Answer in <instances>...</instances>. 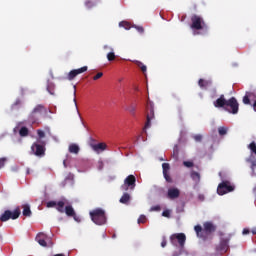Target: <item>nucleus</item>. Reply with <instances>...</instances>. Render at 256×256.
Here are the masks:
<instances>
[{
    "label": "nucleus",
    "mask_w": 256,
    "mask_h": 256,
    "mask_svg": "<svg viewBox=\"0 0 256 256\" xmlns=\"http://www.w3.org/2000/svg\"><path fill=\"white\" fill-rule=\"evenodd\" d=\"M182 158L185 157V152H181Z\"/></svg>",
    "instance_id": "obj_59"
},
{
    "label": "nucleus",
    "mask_w": 256,
    "mask_h": 256,
    "mask_svg": "<svg viewBox=\"0 0 256 256\" xmlns=\"http://www.w3.org/2000/svg\"><path fill=\"white\" fill-rule=\"evenodd\" d=\"M32 150L34 151L35 155H37L38 157L45 155V147L41 144H34L32 146Z\"/></svg>",
    "instance_id": "obj_16"
},
{
    "label": "nucleus",
    "mask_w": 256,
    "mask_h": 256,
    "mask_svg": "<svg viewBox=\"0 0 256 256\" xmlns=\"http://www.w3.org/2000/svg\"><path fill=\"white\" fill-rule=\"evenodd\" d=\"M0 161H7V158L6 157H2V158H0Z\"/></svg>",
    "instance_id": "obj_57"
},
{
    "label": "nucleus",
    "mask_w": 256,
    "mask_h": 256,
    "mask_svg": "<svg viewBox=\"0 0 256 256\" xmlns=\"http://www.w3.org/2000/svg\"><path fill=\"white\" fill-rule=\"evenodd\" d=\"M183 163L185 167H193V161H184Z\"/></svg>",
    "instance_id": "obj_49"
},
{
    "label": "nucleus",
    "mask_w": 256,
    "mask_h": 256,
    "mask_svg": "<svg viewBox=\"0 0 256 256\" xmlns=\"http://www.w3.org/2000/svg\"><path fill=\"white\" fill-rule=\"evenodd\" d=\"M39 117H41V116L39 114H37V112H34L32 110V112L28 116V121L32 124L38 123L39 122Z\"/></svg>",
    "instance_id": "obj_21"
},
{
    "label": "nucleus",
    "mask_w": 256,
    "mask_h": 256,
    "mask_svg": "<svg viewBox=\"0 0 256 256\" xmlns=\"http://www.w3.org/2000/svg\"><path fill=\"white\" fill-rule=\"evenodd\" d=\"M194 141H196V143H201V141H203V135L201 134H196L193 136Z\"/></svg>",
    "instance_id": "obj_38"
},
{
    "label": "nucleus",
    "mask_w": 256,
    "mask_h": 256,
    "mask_svg": "<svg viewBox=\"0 0 256 256\" xmlns=\"http://www.w3.org/2000/svg\"><path fill=\"white\" fill-rule=\"evenodd\" d=\"M22 105H23V101H22L20 98H18V99H16L15 102L12 104L11 109H12V110L20 109V107H21Z\"/></svg>",
    "instance_id": "obj_30"
},
{
    "label": "nucleus",
    "mask_w": 256,
    "mask_h": 256,
    "mask_svg": "<svg viewBox=\"0 0 256 256\" xmlns=\"http://www.w3.org/2000/svg\"><path fill=\"white\" fill-rule=\"evenodd\" d=\"M112 237H113V239H115V237H117V235L114 234Z\"/></svg>",
    "instance_id": "obj_61"
},
{
    "label": "nucleus",
    "mask_w": 256,
    "mask_h": 256,
    "mask_svg": "<svg viewBox=\"0 0 256 256\" xmlns=\"http://www.w3.org/2000/svg\"><path fill=\"white\" fill-rule=\"evenodd\" d=\"M137 65L139 69H141L142 73H147V66H145V64H143L142 62H137Z\"/></svg>",
    "instance_id": "obj_37"
},
{
    "label": "nucleus",
    "mask_w": 256,
    "mask_h": 256,
    "mask_svg": "<svg viewBox=\"0 0 256 256\" xmlns=\"http://www.w3.org/2000/svg\"><path fill=\"white\" fill-rule=\"evenodd\" d=\"M71 217H73V219H74V221H81V220H79V218H77V214H75L74 216H71Z\"/></svg>",
    "instance_id": "obj_54"
},
{
    "label": "nucleus",
    "mask_w": 256,
    "mask_h": 256,
    "mask_svg": "<svg viewBox=\"0 0 256 256\" xmlns=\"http://www.w3.org/2000/svg\"><path fill=\"white\" fill-rule=\"evenodd\" d=\"M64 213H66L68 217H75V209H73L71 205L65 206Z\"/></svg>",
    "instance_id": "obj_28"
},
{
    "label": "nucleus",
    "mask_w": 256,
    "mask_h": 256,
    "mask_svg": "<svg viewBox=\"0 0 256 256\" xmlns=\"http://www.w3.org/2000/svg\"><path fill=\"white\" fill-rule=\"evenodd\" d=\"M252 234H253V235H256V228H253V229H252Z\"/></svg>",
    "instance_id": "obj_56"
},
{
    "label": "nucleus",
    "mask_w": 256,
    "mask_h": 256,
    "mask_svg": "<svg viewBox=\"0 0 256 256\" xmlns=\"http://www.w3.org/2000/svg\"><path fill=\"white\" fill-rule=\"evenodd\" d=\"M27 173L29 174V170H27Z\"/></svg>",
    "instance_id": "obj_62"
},
{
    "label": "nucleus",
    "mask_w": 256,
    "mask_h": 256,
    "mask_svg": "<svg viewBox=\"0 0 256 256\" xmlns=\"http://www.w3.org/2000/svg\"><path fill=\"white\" fill-rule=\"evenodd\" d=\"M77 90H76V86H74V99H73V101H74V105H75V107H77Z\"/></svg>",
    "instance_id": "obj_46"
},
{
    "label": "nucleus",
    "mask_w": 256,
    "mask_h": 256,
    "mask_svg": "<svg viewBox=\"0 0 256 256\" xmlns=\"http://www.w3.org/2000/svg\"><path fill=\"white\" fill-rule=\"evenodd\" d=\"M227 131H229V128H227L225 126H221L218 128V133H219L220 137L227 135Z\"/></svg>",
    "instance_id": "obj_33"
},
{
    "label": "nucleus",
    "mask_w": 256,
    "mask_h": 256,
    "mask_svg": "<svg viewBox=\"0 0 256 256\" xmlns=\"http://www.w3.org/2000/svg\"><path fill=\"white\" fill-rule=\"evenodd\" d=\"M243 103H244V105H251V99L249 98L247 93L243 97Z\"/></svg>",
    "instance_id": "obj_39"
},
{
    "label": "nucleus",
    "mask_w": 256,
    "mask_h": 256,
    "mask_svg": "<svg viewBox=\"0 0 256 256\" xmlns=\"http://www.w3.org/2000/svg\"><path fill=\"white\" fill-rule=\"evenodd\" d=\"M155 119V107L153 102H148L146 104V123L143 129V133H147V129L151 127V121Z\"/></svg>",
    "instance_id": "obj_3"
},
{
    "label": "nucleus",
    "mask_w": 256,
    "mask_h": 256,
    "mask_svg": "<svg viewBox=\"0 0 256 256\" xmlns=\"http://www.w3.org/2000/svg\"><path fill=\"white\" fill-rule=\"evenodd\" d=\"M119 26L124 27V29H126L127 31H129V29H131V23H129L127 21L120 22Z\"/></svg>",
    "instance_id": "obj_36"
},
{
    "label": "nucleus",
    "mask_w": 256,
    "mask_h": 256,
    "mask_svg": "<svg viewBox=\"0 0 256 256\" xmlns=\"http://www.w3.org/2000/svg\"><path fill=\"white\" fill-rule=\"evenodd\" d=\"M22 209H23L22 215L24 217H31V215H32L31 207L28 204L23 205Z\"/></svg>",
    "instance_id": "obj_27"
},
{
    "label": "nucleus",
    "mask_w": 256,
    "mask_h": 256,
    "mask_svg": "<svg viewBox=\"0 0 256 256\" xmlns=\"http://www.w3.org/2000/svg\"><path fill=\"white\" fill-rule=\"evenodd\" d=\"M33 111L36 112L37 115L41 116L43 113H47V108H45V106L42 105V104H38V105L35 106Z\"/></svg>",
    "instance_id": "obj_25"
},
{
    "label": "nucleus",
    "mask_w": 256,
    "mask_h": 256,
    "mask_svg": "<svg viewBox=\"0 0 256 256\" xmlns=\"http://www.w3.org/2000/svg\"><path fill=\"white\" fill-rule=\"evenodd\" d=\"M227 99H225V95H220V97L213 102L214 107H216L217 109H225L226 105H227Z\"/></svg>",
    "instance_id": "obj_14"
},
{
    "label": "nucleus",
    "mask_w": 256,
    "mask_h": 256,
    "mask_svg": "<svg viewBox=\"0 0 256 256\" xmlns=\"http://www.w3.org/2000/svg\"><path fill=\"white\" fill-rule=\"evenodd\" d=\"M37 135L39 139H43L45 137V132L43 130H37Z\"/></svg>",
    "instance_id": "obj_44"
},
{
    "label": "nucleus",
    "mask_w": 256,
    "mask_h": 256,
    "mask_svg": "<svg viewBox=\"0 0 256 256\" xmlns=\"http://www.w3.org/2000/svg\"><path fill=\"white\" fill-rule=\"evenodd\" d=\"M90 147L95 153H103V151L107 150V144L104 142L95 143V140H93L90 143Z\"/></svg>",
    "instance_id": "obj_11"
},
{
    "label": "nucleus",
    "mask_w": 256,
    "mask_h": 256,
    "mask_svg": "<svg viewBox=\"0 0 256 256\" xmlns=\"http://www.w3.org/2000/svg\"><path fill=\"white\" fill-rule=\"evenodd\" d=\"M133 27L134 29H136V31H138V33H141V34L145 33V28H143V26L134 25Z\"/></svg>",
    "instance_id": "obj_40"
},
{
    "label": "nucleus",
    "mask_w": 256,
    "mask_h": 256,
    "mask_svg": "<svg viewBox=\"0 0 256 256\" xmlns=\"http://www.w3.org/2000/svg\"><path fill=\"white\" fill-rule=\"evenodd\" d=\"M248 149L250 150V161H256V143L252 141L248 145Z\"/></svg>",
    "instance_id": "obj_19"
},
{
    "label": "nucleus",
    "mask_w": 256,
    "mask_h": 256,
    "mask_svg": "<svg viewBox=\"0 0 256 256\" xmlns=\"http://www.w3.org/2000/svg\"><path fill=\"white\" fill-rule=\"evenodd\" d=\"M242 233H243V235H249V233H251V231L247 228H244Z\"/></svg>",
    "instance_id": "obj_50"
},
{
    "label": "nucleus",
    "mask_w": 256,
    "mask_h": 256,
    "mask_svg": "<svg viewBox=\"0 0 256 256\" xmlns=\"http://www.w3.org/2000/svg\"><path fill=\"white\" fill-rule=\"evenodd\" d=\"M67 203V200H60L58 202L56 201H49L46 203V207H48V209H51V207H56V210L59 213H65V204Z\"/></svg>",
    "instance_id": "obj_9"
},
{
    "label": "nucleus",
    "mask_w": 256,
    "mask_h": 256,
    "mask_svg": "<svg viewBox=\"0 0 256 256\" xmlns=\"http://www.w3.org/2000/svg\"><path fill=\"white\" fill-rule=\"evenodd\" d=\"M86 9H93L97 4L91 0H86L84 3Z\"/></svg>",
    "instance_id": "obj_35"
},
{
    "label": "nucleus",
    "mask_w": 256,
    "mask_h": 256,
    "mask_svg": "<svg viewBox=\"0 0 256 256\" xmlns=\"http://www.w3.org/2000/svg\"><path fill=\"white\" fill-rule=\"evenodd\" d=\"M135 183H137V178L133 175H129L125 180L124 184L121 186L122 191H129V189H135Z\"/></svg>",
    "instance_id": "obj_8"
},
{
    "label": "nucleus",
    "mask_w": 256,
    "mask_h": 256,
    "mask_svg": "<svg viewBox=\"0 0 256 256\" xmlns=\"http://www.w3.org/2000/svg\"><path fill=\"white\" fill-rule=\"evenodd\" d=\"M147 217L145 215H140L138 218V223H146Z\"/></svg>",
    "instance_id": "obj_43"
},
{
    "label": "nucleus",
    "mask_w": 256,
    "mask_h": 256,
    "mask_svg": "<svg viewBox=\"0 0 256 256\" xmlns=\"http://www.w3.org/2000/svg\"><path fill=\"white\" fill-rule=\"evenodd\" d=\"M246 95H248L249 99L252 101L256 99L255 92H246Z\"/></svg>",
    "instance_id": "obj_41"
},
{
    "label": "nucleus",
    "mask_w": 256,
    "mask_h": 256,
    "mask_svg": "<svg viewBox=\"0 0 256 256\" xmlns=\"http://www.w3.org/2000/svg\"><path fill=\"white\" fill-rule=\"evenodd\" d=\"M170 241L174 245L175 241H178L180 247H185V241H187V236L184 233H176L170 236Z\"/></svg>",
    "instance_id": "obj_10"
},
{
    "label": "nucleus",
    "mask_w": 256,
    "mask_h": 256,
    "mask_svg": "<svg viewBox=\"0 0 256 256\" xmlns=\"http://www.w3.org/2000/svg\"><path fill=\"white\" fill-rule=\"evenodd\" d=\"M162 217H167L169 219V217H171V210H164L162 212Z\"/></svg>",
    "instance_id": "obj_42"
},
{
    "label": "nucleus",
    "mask_w": 256,
    "mask_h": 256,
    "mask_svg": "<svg viewBox=\"0 0 256 256\" xmlns=\"http://www.w3.org/2000/svg\"><path fill=\"white\" fill-rule=\"evenodd\" d=\"M253 109H254V111L256 112V100L254 101Z\"/></svg>",
    "instance_id": "obj_55"
},
{
    "label": "nucleus",
    "mask_w": 256,
    "mask_h": 256,
    "mask_svg": "<svg viewBox=\"0 0 256 256\" xmlns=\"http://www.w3.org/2000/svg\"><path fill=\"white\" fill-rule=\"evenodd\" d=\"M103 77V73L99 72L93 77V81H97L98 79H101Z\"/></svg>",
    "instance_id": "obj_45"
},
{
    "label": "nucleus",
    "mask_w": 256,
    "mask_h": 256,
    "mask_svg": "<svg viewBox=\"0 0 256 256\" xmlns=\"http://www.w3.org/2000/svg\"><path fill=\"white\" fill-rule=\"evenodd\" d=\"M20 137H27L29 135V129L27 127H22L19 131Z\"/></svg>",
    "instance_id": "obj_34"
},
{
    "label": "nucleus",
    "mask_w": 256,
    "mask_h": 256,
    "mask_svg": "<svg viewBox=\"0 0 256 256\" xmlns=\"http://www.w3.org/2000/svg\"><path fill=\"white\" fill-rule=\"evenodd\" d=\"M104 49H109V53L107 54V59L108 61H115L116 56H115V52L113 50V48L109 47V45H104L103 47Z\"/></svg>",
    "instance_id": "obj_24"
},
{
    "label": "nucleus",
    "mask_w": 256,
    "mask_h": 256,
    "mask_svg": "<svg viewBox=\"0 0 256 256\" xmlns=\"http://www.w3.org/2000/svg\"><path fill=\"white\" fill-rule=\"evenodd\" d=\"M198 85L201 89H207V87H210V85H213V82L211 80H205V79H199Z\"/></svg>",
    "instance_id": "obj_22"
},
{
    "label": "nucleus",
    "mask_w": 256,
    "mask_h": 256,
    "mask_svg": "<svg viewBox=\"0 0 256 256\" xmlns=\"http://www.w3.org/2000/svg\"><path fill=\"white\" fill-rule=\"evenodd\" d=\"M217 251L220 253H227L229 250V240L223 239L220 241V244L217 246Z\"/></svg>",
    "instance_id": "obj_15"
},
{
    "label": "nucleus",
    "mask_w": 256,
    "mask_h": 256,
    "mask_svg": "<svg viewBox=\"0 0 256 256\" xmlns=\"http://www.w3.org/2000/svg\"><path fill=\"white\" fill-rule=\"evenodd\" d=\"M45 239H47V234L43 232L38 233L36 236V241L41 247H47V241H45Z\"/></svg>",
    "instance_id": "obj_18"
},
{
    "label": "nucleus",
    "mask_w": 256,
    "mask_h": 256,
    "mask_svg": "<svg viewBox=\"0 0 256 256\" xmlns=\"http://www.w3.org/2000/svg\"><path fill=\"white\" fill-rule=\"evenodd\" d=\"M87 69H88V67L84 66V67H81L78 69L71 70L68 74L69 81H73V79L75 77H77V75H81V73H85V71H87Z\"/></svg>",
    "instance_id": "obj_12"
},
{
    "label": "nucleus",
    "mask_w": 256,
    "mask_h": 256,
    "mask_svg": "<svg viewBox=\"0 0 256 256\" xmlns=\"http://www.w3.org/2000/svg\"><path fill=\"white\" fill-rule=\"evenodd\" d=\"M125 111H128L132 117H135L137 113V104L130 103L128 106H126Z\"/></svg>",
    "instance_id": "obj_20"
},
{
    "label": "nucleus",
    "mask_w": 256,
    "mask_h": 256,
    "mask_svg": "<svg viewBox=\"0 0 256 256\" xmlns=\"http://www.w3.org/2000/svg\"><path fill=\"white\" fill-rule=\"evenodd\" d=\"M20 215H21V208L19 207L15 208L13 212H11L10 210H6L0 216V221H2V223H5L6 221H9V219H13V220L19 219Z\"/></svg>",
    "instance_id": "obj_7"
},
{
    "label": "nucleus",
    "mask_w": 256,
    "mask_h": 256,
    "mask_svg": "<svg viewBox=\"0 0 256 256\" xmlns=\"http://www.w3.org/2000/svg\"><path fill=\"white\" fill-rule=\"evenodd\" d=\"M47 131H48V133H51V130L49 128H47Z\"/></svg>",
    "instance_id": "obj_60"
},
{
    "label": "nucleus",
    "mask_w": 256,
    "mask_h": 256,
    "mask_svg": "<svg viewBox=\"0 0 256 256\" xmlns=\"http://www.w3.org/2000/svg\"><path fill=\"white\" fill-rule=\"evenodd\" d=\"M161 247H167V240H163L162 242H161Z\"/></svg>",
    "instance_id": "obj_52"
},
{
    "label": "nucleus",
    "mask_w": 256,
    "mask_h": 256,
    "mask_svg": "<svg viewBox=\"0 0 256 256\" xmlns=\"http://www.w3.org/2000/svg\"><path fill=\"white\" fill-rule=\"evenodd\" d=\"M47 91L50 95H55V84L53 82L48 83Z\"/></svg>",
    "instance_id": "obj_32"
},
{
    "label": "nucleus",
    "mask_w": 256,
    "mask_h": 256,
    "mask_svg": "<svg viewBox=\"0 0 256 256\" xmlns=\"http://www.w3.org/2000/svg\"><path fill=\"white\" fill-rule=\"evenodd\" d=\"M181 195V191L178 188H169L167 192L168 199H177Z\"/></svg>",
    "instance_id": "obj_17"
},
{
    "label": "nucleus",
    "mask_w": 256,
    "mask_h": 256,
    "mask_svg": "<svg viewBox=\"0 0 256 256\" xmlns=\"http://www.w3.org/2000/svg\"><path fill=\"white\" fill-rule=\"evenodd\" d=\"M198 199H200V201H204L205 196H203V195L200 194V195L198 196Z\"/></svg>",
    "instance_id": "obj_53"
},
{
    "label": "nucleus",
    "mask_w": 256,
    "mask_h": 256,
    "mask_svg": "<svg viewBox=\"0 0 256 256\" xmlns=\"http://www.w3.org/2000/svg\"><path fill=\"white\" fill-rule=\"evenodd\" d=\"M210 97L211 99H215V97H217V89H212Z\"/></svg>",
    "instance_id": "obj_47"
},
{
    "label": "nucleus",
    "mask_w": 256,
    "mask_h": 256,
    "mask_svg": "<svg viewBox=\"0 0 256 256\" xmlns=\"http://www.w3.org/2000/svg\"><path fill=\"white\" fill-rule=\"evenodd\" d=\"M64 167H67V161L63 162Z\"/></svg>",
    "instance_id": "obj_58"
},
{
    "label": "nucleus",
    "mask_w": 256,
    "mask_h": 256,
    "mask_svg": "<svg viewBox=\"0 0 256 256\" xmlns=\"http://www.w3.org/2000/svg\"><path fill=\"white\" fill-rule=\"evenodd\" d=\"M158 159L159 161H167V159L165 158V154H161Z\"/></svg>",
    "instance_id": "obj_51"
},
{
    "label": "nucleus",
    "mask_w": 256,
    "mask_h": 256,
    "mask_svg": "<svg viewBox=\"0 0 256 256\" xmlns=\"http://www.w3.org/2000/svg\"><path fill=\"white\" fill-rule=\"evenodd\" d=\"M162 169H163L164 179H166L167 183H173V179L169 175V171L171 170V166L169 165V163H163Z\"/></svg>",
    "instance_id": "obj_13"
},
{
    "label": "nucleus",
    "mask_w": 256,
    "mask_h": 256,
    "mask_svg": "<svg viewBox=\"0 0 256 256\" xmlns=\"http://www.w3.org/2000/svg\"><path fill=\"white\" fill-rule=\"evenodd\" d=\"M191 29H194L195 31H201L202 29H207V24L205 23V20H203V17L194 14L191 17Z\"/></svg>",
    "instance_id": "obj_5"
},
{
    "label": "nucleus",
    "mask_w": 256,
    "mask_h": 256,
    "mask_svg": "<svg viewBox=\"0 0 256 256\" xmlns=\"http://www.w3.org/2000/svg\"><path fill=\"white\" fill-rule=\"evenodd\" d=\"M150 211H161V206L160 205L152 206L150 208Z\"/></svg>",
    "instance_id": "obj_48"
},
{
    "label": "nucleus",
    "mask_w": 256,
    "mask_h": 256,
    "mask_svg": "<svg viewBox=\"0 0 256 256\" xmlns=\"http://www.w3.org/2000/svg\"><path fill=\"white\" fill-rule=\"evenodd\" d=\"M224 110L232 115H237V113H239V102L237 101V98L231 97L228 99Z\"/></svg>",
    "instance_id": "obj_6"
},
{
    "label": "nucleus",
    "mask_w": 256,
    "mask_h": 256,
    "mask_svg": "<svg viewBox=\"0 0 256 256\" xmlns=\"http://www.w3.org/2000/svg\"><path fill=\"white\" fill-rule=\"evenodd\" d=\"M130 200H131V196L129 195V193H124L120 198V203L127 205V202Z\"/></svg>",
    "instance_id": "obj_31"
},
{
    "label": "nucleus",
    "mask_w": 256,
    "mask_h": 256,
    "mask_svg": "<svg viewBox=\"0 0 256 256\" xmlns=\"http://www.w3.org/2000/svg\"><path fill=\"white\" fill-rule=\"evenodd\" d=\"M190 177L192 180H194L196 185H199V183H201V174H199V172L192 171L190 173Z\"/></svg>",
    "instance_id": "obj_26"
},
{
    "label": "nucleus",
    "mask_w": 256,
    "mask_h": 256,
    "mask_svg": "<svg viewBox=\"0 0 256 256\" xmlns=\"http://www.w3.org/2000/svg\"><path fill=\"white\" fill-rule=\"evenodd\" d=\"M69 153H72L74 155H79V151H81V148H79V145L72 143L68 147Z\"/></svg>",
    "instance_id": "obj_23"
},
{
    "label": "nucleus",
    "mask_w": 256,
    "mask_h": 256,
    "mask_svg": "<svg viewBox=\"0 0 256 256\" xmlns=\"http://www.w3.org/2000/svg\"><path fill=\"white\" fill-rule=\"evenodd\" d=\"M172 159L175 161H179L181 157H179V145H175L173 148V153H172Z\"/></svg>",
    "instance_id": "obj_29"
},
{
    "label": "nucleus",
    "mask_w": 256,
    "mask_h": 256,
    "mask_svg": "<svg viewBox=\"0 0 256 256\" xmlns=\"http://www.w3.org/2000/svg\"><path fill=\"white\" fill-rule=\"evenodd\" d=\"M194 230L197 237L203 239V241H207V239H209V235L217 231V226H215L213 222H204L203 227H201V225H196Z\"/></svg>",
    "instance_id": "obj_1"
},
{
    "label": "nucleus",
    "mask_w": 256,
    "mask_h": 256,
    "mask_svg": "<svg viewBox=\"0 0 256 256\" xmlns=\"http://www.w3.org/2000/svg\"><path fill=\"white\" fill-rule=\"evenodd\" d=\"M90 217L95 225H105L107 223V216L105 210L101 208L94 209L90 212Z\"/></svg>",
    "instance_id": "obj_2"
},
{
    "label": "nucleus",
    "mask_w": 256,
    "mask_h": 256,
    "mask_svg": "<svg viewBox=\"0 0 256 256\" xmlns=\"http://www.w3.org/2000/svg\"><path fill=\"white\" fill-rule=\"evenodd\" d=\"M235 191V185L229 180L222 181L217 187L218 195H227V193H233Z\"/></svg>",
    "instance_id": "obj_4"
}]
</instances>
